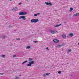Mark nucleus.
I'll return each mask as SVG.
<instances>
[{"instance_id": "nucleus-22", "label": "nucleus", "mask_w": 79, "mask_h": 79, "mask_svg": "<svg viewBox=\"0 0 79 79\" xmlns=\"http://www.w3.org/2000/svg\"><path fill=\"white\" fill-rule=\"evenodd\" d=\"M43 77H46V74H44L43 75Z\"/></svg>"}, {"instance_id": "nucleus-3", "label": "nucleus", "mask_w": 79, "mask_h": 79, "mask_svg": "<svg viewBox=\"0 0 79 79\" xmlns=\"http://www.w3.org/2000/svg\"><path fill=\"white\" fill-rule=\"evenodd\" d=\"M23 19V20H26V17H25V16H21L19 18V19Z\"/></svg>"}, {"instance_id": "nucleus-28", "label": "nucleus", "mask_w": 79, "mask_h": 79, "mask_svg": "<svg viewBox=\"0 0 79 79\" xmlns=\"http://www.w3.org/2000/svg\"><path fill=\"white\" fill-rule=\"evenodd\" d=\"M3 73H0V75H3Z\"/></svg>"}, {"instance_id": "nucleus-34", "label": "nucleus", "mask_w": 79, "mask_h": 79, "mask_svg": "<svg viewBox=\"0 0 79 79\" xmlns=\"http://www.w3.org/2000/svg\"><path fill=\"white\" fill-rule=\"evenodd\" d=\"M19 5H21V3H20L19 4Z\"/></svg>"}, {"instance_id": "nucleus-2", "label": "nucleus", "mask_w": 79, "mask_h": 79, "mask_svg": "<svg viewBox=\"0 0 79 79\" xmlns=\"http://www.w3.org/2000/svg\"><path fill=\"white\" fill-rule=\"evenodd\" d=\"M19 15H25L26 14V13L24 12H20L19 13Z\"/></svg>"}, {"instance_id": "nucleus-16", "label": "nucleus", "mask_w": 79, "mask_h": 79, "mask_svg": "<svg viewBox=\"0 0 79 79\" xmlns=\"http://www.w3.org/2000/svg\"><path fill=\"white\" fill-rule=\"evenodd\" d=\"M31 48V47L29 46H28L26 48V49H27V48L29 49V48Z\"/></svg>"}, {"instance_id": "nucleus-29", "label": "nucleus", "mask_w": 79, "mask_h": 79, "mask_svg": "<svg viewBox=\"0 0 79 79\" xmlns=\"http://www.w3.org/2000/svg\"><path fill=\"white\" fill-rule=\"evenodd\" d=\"M34 42L35 43H37V41H34Z\"/></svg>"}, {"instance_id": "nucleus-20", "label": "nucleus", "mask_w": 79, "mask_h": 79, "mask_svg": "<svg viewBox=\"0 0 79 79\" xmlns=\"http://www.w3.org/2000/svg\"><path fill=\"white\" fill-rule=\"evenodd\" d=\"M2 58H4V57H5V55H2Z\"/></svg>"}, {"instance_id": "nucleus-23", "label": "nucleus", "mask_w": 79, "mask_h": 79, "mask_svg": "<svg viewBox=\"0 0 79 79\" xmlns=\"http://www.w3.org/2000/svg\"><path fill=\"white\" fill-rule=\"evenodd\" d=\"M64 45H65V44L64 43V44H62L61 45V46H64Z\"/></svg>"}, {"instance_id": "nucleus-18", "label": "nucleus", "mask_w": 79, "mask_h": 79, "mask_svg": "<svg viewBox=\"0 0 79 79\" xmlns=\"http://www.w3.org/2000/svg\"><path fill=\"white\" fill-rule=\"evenodd\" d=\"M31 60H32V59H31V58H29L28 61H31Z\"/></svg>"}, {"instance_id": "nucleus-37", "label": "nucleus", "mask_w": 79, "mask_h": 79, "mask_svg": "<svg viewBox=\"0 0 79 79\" xmlns=\"http://www.w3.org/2000/svg\"><path fill=\"white\" fill-rule=\"evenodd\" d=\"M78 45H79V42L78 43Z\"/></svg>"}, {"instance_id": "nucleus-19", "label": "nucleus", "mask_w": 79, "mask_h": 79, "mask_svg": "<svg viewBox=\"0 0 79 79\" xmlns=\"http://www.w3.org/2000/svg\"><path fill=\"white\" fill-rule=\"evenodd\" d=\"M31 65H32L31 64H28L27 65V66H31Z\"/></svg>"}, {"instance_id": "nucleus-26", "label": "nucleus", "mask_w": 79, "mask_h": 79, "mask_svg": "<svg viewBox=\"0 0 79 79\" xmlns=\"http://www.w3.org/2000/svg\"><path fill=\"white\" fill-rule=\"evenodd\" d=\"M13 58H15V57H16V55H14V56H13Z\"/></svg>"}, {"instance_id": "nucleus-5", "label": "nucleus", "mask_w": 79, "mask_h": 79, "mask_svg": "<svg viewBox=\"0 0 79 79\" xmlns=\"http://www.w3.org/2000/svg\"><path fill=\"white\" fill-rule=\"evenodd\" d=\"M56 32V30L50 31V32L51 33V34H55Z\"/></svg>"}, {"instance_id": "nucleus-21", "label": "nucleus", "mask_w": 79, "mask_h": 79, "mask_svg": "<svg viewBox=\"0 0 79 79\" xmlns=\"http://www.w3.org/2000/svg\"><path fill=\"white\" fill-rule=\"evenodd\" d=\"M45 74L46 76H48V75H49V74H50V73H46Z\"/></svg>"}, {"instance_id": "nucleus-4", "label": "nucleus", "mask_w": 79, "mask_h": 79, "mask_svg": "<svg viewBox=\"0 0 79 79\" xmlns=\"http://www.w3.org/2000/svg\"><path fill=\"white\" fill-rule=\"evenodd\" d=\"M12 10L14 11H18V8L17 7H15V8H13L12 9Z\"/></svg>"}, {"instance_id": "nucleus-10", "label": "nucleus", "mask_w": 79, "mask_h": 79, "mask_svg": "<svg viewBox=\"0 0 79 79\" xmlns=\"http://www.w3.org/2000/svg\"><path fill=\"white\" fill-rule=\"evenodd\" d=\"M45 4H46V5H50V2H46L45 3Z\"/></svg>"}, {"instance_id": "nucleus-11", "label": "nucleus", "mask_w": 79, "mask_h": 79, "mask_svg": "<svg viewBox=\"0 0 79 79\" xmlns=\"http://www.w3.org/2000/svg\"><path fill=\"white\" fill-rule=\"evenodd\" d=\"M78 15H79V13L75 14L73 16H78Z\"/></svg>"}, {"instance_id": "nucleus-8", "label": "nucleus", "mask_w": 79, "mask_h": 79, "mask_svg": "<svg viewBox=\"0 0 79 79\" xmlns=\"http://www.w3.org/2000/svg\"><path fill=\"white\" fill-rule=\"evenodd\" d=\"M62 37L64 38L65 39L66 37V35H62Z\"/></svg>"}, {"instance_id": "nucleus-12", "label": "nucleus", "mask_w": 79, "mask_h": 79, "mask_svg": "<svg viewBox=\"0 0 79 79\" xmlns=\"http://www.w3.org/2000/svg\"><path fill=\"white\" fill-rule=\"evenodd\" d=\"M61 47V45H58L56 46V47H57V48H60V47Z\"/></svg>"}, {"instance_id": "nucleus-14", "label": "nucleus", "mask_w": 79, "mask_h": 79, "mask_svg": "<svg viewBox=\"0 0 79 79\" xmlns=\"http://www.w3.org/2000/svg\"><path fill=\"white\" fill-rule=\"evenodd\" d=\"M69 35L70 36V37H72L73 36V33L69 34Z\"/></svg>"}, {"instance_id": "nucleus-24", "label": "nucleus", "mask_w": 79, "mask_h": 79, "mask_svg": "<svg viewBox=\"0 0 79 79\" xmlns=\"http://www.w3.org/2000/svg\"><path fill=\"white\" fill-rule=\"evenodd\" d=\"M71 49H70L68 50V52H71Z\"/></svg>"}, {"instance_id": "nucleus-17", "label": "nucleus", "mask_w": 79, "mask_h": 79, "mask_svg": "<svg viewBox=\"0 0 79 79\" xmlns=\"http://www.w3.org/2000/svg\"><path fill=\"white\" fill-rule=\"evenodd\" d=\"M15 79H19V77H15Z\"/></svg>"}, {"instance_id": "nucleus-25", "label": "nucleus", "mask_w": 79, "mask_h": 79, "mask_svg": "<svg viewBox=\"0 0 79 79\" xmlns=\"http://www.w3.org/2000/svg\"><path fill=\"white\" fill-rule=\"evenodd\" d=\"M34 16H37V14H34Z\"/></svg>"}, {"instance_id": "nucleus-13", "label": "nucleus", "mask_w": 79, "mask_h": 79, "mask_svg": "<svg viewBox=\"0 0 79 79\" xmlns=\"http://www.w3.org/2000/svg\"><path fill=\"white\" fill-rule=\"evenodd\" d=\"M70 10L69 11L70 12H71V11H72L73 10V8H70Z\"/></svg>"}, {"instance_id": "nucleus-7", "label": "nucleus", "mask_w": 79, "mask_h": 79, "mask_svg": "<svg viewBox=\"0 0 79 79\" xmlns=\"http://www.w3.org/2000/svg\"><path fill=\"white\" fill-rule=\"evenodd\" d=\"M34 62L33 61H30L28 62V64H34Z\"/></svg>"}, {"instance_id": "nucleus-36", "label": "nucleus", "mask_w": 79, "mask_h": 79, "mask_svg": "<svg viewBox=\"0 0 79 79\" xmlns=\"http://www.w3.org/2000/svg\"><path fill=\"white\" fill-rule=\"evenodd\" d=\"M19 76H21V75H19Z\"/></svg>"}, {"instance_id": "nucleus-35", "label": "nucleus", "mask_w": 79, "mask_h": 79, "mask_svg": "<svg viewBox=\"0 0 79 79\" xmlns=\"http://www.w3.org/2000/svg\"><path fill=\"white\" fill-rule=\"evenodd\" d=\"M20 40V38H19L18 39V40Z\"/></svg>"}, {"instance_id": "nucleus-33", "label": "nucleus", "mask_w": 79, "mask_h": 79, "mask_svg": "<svg viewBox=\"0 0 79 79\" xmlns=\"http://www.w3.org/2000/svg\"><path fill=\"white\" fill-rule=\"evenodd\" d=\"M36 15H40V13H37V14H36Z\"/></svg>"}, {"instance_id": "nucleus-39", "label": "nucleus", "mask_w": 79, "mask_h": 79, "mask_svg": "<svg viewBox=\"0 0 79 79\" xmlns=\"http://www.w3.org/2000/svg\"><path fill=\"white\" fill-rule=\"evenodd\" d=\"M68 53V54H69V52H68V53Z\"/></svg>"}, {"instance_id": "nucleus-15", "label": "nucleus", "mask_w": 79, "mask_h": 79, "mask_svg": "<svg viewBox=\"0 0 79 79\" xmlns=\"http://www.w3.org/2000/svg\"><path fill=\"white\" fill-rule=\"evenodd\" d=\"M27 62V60L25 61L23 63H22V64H23L25 63H26Z\"/></svg>"}, {"instance_id": "nucleus-30", "label": "nucleus", "mask_w": 79, "mask_h": 79, "mask_svg": "<svg viewBox=\"0 0 79 79\" xmlns=\"http://www.w3.org/2000/svg\"><path fill=\"white\" fill-rule=\"evenodd\" d=\"M5 36H4L2 37V39H5Z\"/></svg>"}, {"instance_id": "nucleus-32", "label": "nucleus", "mask_w": 79, "mask_h": 79, "mask_svg": "<svg viewBox=\"0 0 79 79\" xmlns=\"http://www.w3.org/2000/svg\"><path fill=\"white\" fill-rule=\"evenodd\" d=\"M46 49H47V50H48V47L46 48Z\"/></svg>"}, {"instance_id": "nucleus-31", "label": "nucleus", "mask_w": 79, "mask_h": 79, "mask_svg": "<svg viewBox=\"0 0 79 79\" xmlns=\"http://www.w3.org/2000/svg\"><path fill=\"white\" fill-rule=\"evenodd\" d=\"M50 5L51 6H52V4L51 3H50Z\"/></svg>"}, {"instance_id": "nucleus-9", "label": "nucleus", "mask_w": 79, "mask_h": 79, "mask_svg": "<svg viewBox=\"0 0 79 79\" xmlns=\"http://www.w3.org/2000/svg\"><path fill=\"white\" fill-rule=\"evenodd\" d=\"M61 24H60L59 25H57L55 26V27H59V26H61Z\"/></svg>"}, {"instance_id": "nucleus-27", "label": "nucleus", "mask_w": 79, "mask_h": 79, "mask_svg": "<svg viewBox=\"0 0 79 79\" xmlns=\"http://www.w3.org/2000/svg\"><path fill=\"white\" fill-rule=\"evenodd\" d=\"M58 73H59V74H61V71H59L58 72Z\"/></svg>"}, {"instance_id": "nucleus-1", "label": "nucleus", "mask_w": 79, "mask_h": 79, "mask_svg": "<svg viewBox=\"0 0 79 79\" xmlns=\"http://www.w3.org/2000/svg\"><path fill=\"white\" fill-rule=\"evenodd\" d=\"M38 21H39L38 19H32L31 20V23H37V22H38Z\"/></svg>"}, {"instance_id": "nucleus-6", "label": "nucleus", "mask_w": 79, "mask_h": 79, "mask_svg": "<svg viewBox=\"0 0 79 79\" xmlns=\"http://www.w3.org/2000/svg\"><path fill=\"white\" fill-rule=\"evenodd\" d=\"M53 41L55 43H58L59 42V40L56 39L54 40Z\"/></svg>"}, {"instance_id": "nucleus-38", "label": "nucleus", "mask_w": 79, "mask_h": 79, "mask_svg": "<svg viewBox=\"0 0 79 79\" xmlns=\"http://www.w3.org/2000/svg\"><path fill=\"white\" fill-rule=\"evenodd\" d=\"M10 0V1H12V0Z\"/></svg>"}]
</instances>
